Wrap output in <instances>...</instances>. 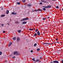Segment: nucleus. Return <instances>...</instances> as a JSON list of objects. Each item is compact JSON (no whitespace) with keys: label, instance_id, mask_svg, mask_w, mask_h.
<instances>
[{"label":"nucleus","instance_id":"nucleus-1","mask_svg":"<svg viewBox=\"0 0 63 63\" xmlns=\"http://www.w3.org/2000/svg\"><path fill=\"white\" fill-rule=\"evenodd\" d=\"M29 18H25L21 20V21H24V20H29Z\"/></svg>","mask_w":63,"mask_h":63},{"label":"nucleus","instance_id":"nucleus-2","mask_svg":"<svg viewBox=\"0 0 63 63\" xmlns=\"http://www.w3.org/2000/svg\"><path fill=\"white\" fill-rule=\"evenodd\" d=\"M51 6L50 5H48L46 6H43V8H51Z\"/></svg>","mask_w":63,"mask_h":63},{"label":"nucleus","instance_id":"nucleus-3","mask_svg":"<svg viewBox=\"0 0 63 63\" xmlns=\"http://www.w3.org/2000/svg\"><path fill=\"white\" fill-rule=\"evenodd\" d=\"M42 9H38L37 10H33L32 11L33 12H37V11H41V12H42Z\"/></svg>","mask_w":63,"mask_h":63},{"label":"nucleus","instance_id":"nucleus-4","mask_svg":"<svg viewBox=\"0 0 63 63\" xmlns=\"http://www.w3.org/2000/svg\"><path fill=\"white\" fill-rule=\"evenodd\" d=\"M53 62L54 63H59V62H58V61H54Z\"/></svg>","mask_w":63,"mask_h":63},{"label":"nucleus","instance_id":"nucleus-5","mask_svg":"<svg viewBox=\"0 0 63 63\" xmlns=\"http://www.w3.org/2000/svg\"><path fill=\"white\" fill-rule=\"evenodd\" d=\"M20 41V38L19 37H18L17 38V42H18Z\"/></svg>","mask_w":63,"mask_h":63},{"label":"nucleus","instance_id":"nucleus-6","mask_svg":"<svg viewBox=\"0 0 63 63\" xmlns=\"http://www.w3.org/2000/svg\"><path fill=\"white\" fill-rule=\"evenodd\" d=\"M15 23L16 24H18L19 23V22L18 21H16L15 22Z\"/></svg>","mask_w":63,"mask_h":63},{"label":"nucleus","instance_id":"nucleus-7","mask_svg":"<svg viewBox=\"0 0 63 63\" xmlns=\"http://www.w3.org/2000/svg\"><path fill=\"white\" fill-rule=\"evenodd\" d=\"M43 44H44L45 46L46 45H51V44L50 43H43Z\"/></svg>","mask_w":63,"mask_h":63},{"label":"nucleus","instance_id":"nucleus-8","mask_svg":"<svg viewBox=\"0 0 63 63\" xmlns=\"http://www.w3.org/2000/svg\"><path fill=\"white\" fill-rule=\"evenodd\" d=\"M17 51H15L14 52V55H15V54H17Z\"/></svg>","mask_w":63,"mask_h":63},{"label":"nucleus","instance_id":"nucleus-9","mask_svg":"<svg viewBox=\"0 0 63 63\" xmlns=\"http://www.w3.org/2000/svg\"><path fill=\"white\" fill-rule=\"evenodd\" d=\"M37 33L38 36H40V32H39V31H38Z\"/></svg>","mask_w":63,"mask_h":63},{"label":"nucleus","instance_id":"nucleus-10","mask_svg":"<svg viewBox=\"0 0 63 63\" xmlns=\"http://www.w3.org/2000/svg\"><path fill=\"white\" fill-rule=\"evenodd\" d=\"M35 62H41V61L37 59L35 61Z\"/></svg>","mask_w":63,"mask_h":63},{"label":"nucleus","instance_id":"nucleus-11","mask_svg":"<svg viewBox=\"0 0 63 63\" xmlns=\"http://www.w3.org/2000/svg\"><path fill=\"white\" fill-rule=\"evenodd\" d=\"M27 6H28L29 7H31L32 6L31 4H28L27 5Z\"/></svg>","mask_w":63,"mask_h":63},{"label":"nucleus","instance_id":"nucleus-12","mask_svg":"<svg viewBox=\"0 0 63 63\" xmlns=\"http://www.w3.org/2000/svg\"><path fill=\"white\" fill-rule=\"evenodd\" d=\"M12 44V42H11L10 43L9 45H8V47H10Z\"/></svg>","mask_w":63,"mask_h":63},{"label":"nucleus","instance_id":"nucleus-13","mask_svg":"<svg viewBox=\"0 0 63 63\" xmlns=\"http://www.w3.org/2000/svg\"><path fill=\"white\" fill-rule=\"evenodd\" d=\"M9 11L7 10V11L6 12V14H9Z\"/></svg>","mask_w":63,"mask_h":63},{"label":"nucleus","instance_id":"nucleus-14","mask_svg":"<svg viewBox=\"0 0 63 63\" xmlns=\"http://www.w3.org/2000/svg\"><path fill=\"white\" fill-rule=\"evenodd\" d=\"M12 39L13 41H14L15 40H16V37H14L13 39Z\"/></svg>","mask_w":63,"mask_h":63},{"label":"nucleus","instance_id":"nucleus-15","mask_svg":"<svg viewBox=\"0 0 63 63\" xmlns=\"http://www.w3.org/2000/svg\"><path fill=\"white\" fill-rule=\"evenodd\" d=\"M4 16H5V15H2L0 16V17H4Z\"/></svg>","mask_w":63,"mask_h":63},{"label":"nucleus","instance_id":"nucleus-16","mask_svg":"<svg viewBox=\"0 0 63 63\" xmlns=\"http://www.w3.org/2000/svg\"><path fill=\"white\" fill-rule=\"evenodd\" d=\"M22 23V24H26V23H27V22H24Z\"/></svg>","mask_w":63,"mask_h":63},{"label":"nucleus","instance_id":"nucleus-17","mask_svg":"<svg viewBox=\"0 0 63 63\" xmlns=\"http://www.w3.org/2000/svg\"><path fill=\"white\" fill-rule=\"evenodd\" d=\"M20 55V53H17L16 55Z\"/></svg>","mask_w":63,"mask_h":63},{"label":"nucleus","instance_id":"nucleus-18","mask_svg":"<svg viewBox=\"0 0 63 63\" xmlns=\"http://www.w3.org/2000/svg\"><path fill=\"white\" fill-rule=\"evenodd\" d=\"M22 1L23 3H25V0H22Z\"/></svg>","mask_w":63,"mask_h":63},{"label":"nucleus","instance_id":"nucleus-19","mask_svg":"<svg viewBox=\"0 0 63 63\" xmlns=\"http://www.w3.org/2000/svg\"><path fill=\"white\" fill-rule=\"evenodd\" d=\"M17 32H18V33H21V30H20L18 31H17Z\"/></svg>","mask_w":63,"mask_h":63},{"label":"nucleus","instance_id":"nucleus-20","mask_svg":"<svg viewBox=\"0 0 63 63\" xmlns=\"http://www.w3.org/2000/svg\"><path fill=\"white\" fill-rule=\"evenodd\" d=\"M37 35V33H36L34 35V36H36Z\"/></svg>","mask_w":63,"mask_h":63},{"label":"nucleus","instance_id":"nucleus-21","mask_svg":"<svg viewBox=\"0 0 63 63\" xmlns=\"http://www.w3.org/2000/svg\"><path fill=\"white\" fill-rule=\"evenodd\" d=\"M17 4H18V5H19V4H20V2H17Z\"/></svg>","mask_w":63,"mask_h":63},{"label":"nucleus","instance_id":"nucleus-22","mask_svg":"<svg viewBox=\"0 0 63 63\" xmlns=\"http://www.w3.org/2000/svg\"><path fill=\"white\" fill-rule=\"evenodd\" d=\"M37 46V44L36 43H35V44H34V47H36Z\"/></svg>","mask_w":63,"mask_h":63},{"label":"nucleus","instance_id":"nucleus-23","mask_svg":"<svg viewBox=\"0 0 63 63\" xmlns=\"http://www.w3.org/2000/svg\"><path fill=\"white\" fill-rule=\"evenodd\" d=\"M40 48H38V49H37V50L38 51H40Z\"/></svg>","mask_w":63,"mask_h":63},{"label":"nucleus","instance_id":"nucleus-24","mask_svg":"<svg viewBox=\"0 0 63 63\" xmlns=\"http://www.w3.org/2000/svg\"><path fill=\"white\" fill-rule=\"evenodd\" d=\"M2 54V52L1 51L0 52V55H1Z\"/></svg>","mask_w":63,"mask_h":63},{"label":"nucleus","instance_id":"nucleus-25","mask_svg":"<svg viewBox=\"0 0 63 63\" xmlns=\"http://www.w3.org/2000/svg\"><path fill=\"white\" fill-rule=\"evenodd\" d=\"M32 60H33V61H35V59L34 58L32 59Z\"/></svg>","mask_w":63,"mask_h":63},{"label":"nucleus","instance_id":"nucleus-26","mask_svg":"<svg viewBox=\"0 0 63 63\" xmlns=\"http://www.w3.org/2000/svg\"><path fill=\"white\" fill-rule=\"evenodd\" d=\"M43 10H44V11H46V8H43Z\"/></svg>","mask_w":63,"mask_h":63},{"label":"nucleus","instance_id":"nucleus-27","mask_svg":"<svg viewBox=\"0 0 63 63\" xmlns=\"http://www.w3.org/2000/svg\"><path fill=\"white\" fill-rule=\"evenodd\" d=\"M16 58V57L15 56H14L12 57L13 59H14V58Z\"/></svg>","mask_w":63,"mask_h":63},{"label":"nucleus","instance_id":"nucleus-28","mask_svg":"<svg viewBox=\"0 0 63 63\" xmlns=\"http://www.w3.org/2000/svg\"><path fill=\"white\" fill-rule=\"evenodd\" d=\"M42 2H44V3H46V1H44V0H42Z\"/></svg>","mask_w":63,"mask_h":63},{"label":"nucleus","instance_id":"nucleus-29","mask_svg":"<svg viewBox=\"0 0 63 63\" xmlns=\"http://www.w3.org/2000/svg\"><path fill=\"white\" fill-rule=\"evenodd\" d=\"M17 14V13H14V15H15Z\"/></svg>","mask_w":63,"mask_h":63},{"label":"nucleus","instance_id":"nucleus-30","mask_svg":"<svg viewBox=\"0 0 63 63\" xmlns=\"http://www.w3.org/2000/svg\"><path fill=\"white\" fill-rule=\"evenodd\" d=\"M59 8V7H58V6H57L56 7V8H57V9H58V8Z\"/></svg>","mask_w":63,"mask_h":63},{"label":"nucleus","instance_id":"nucleus-31","mask_svg":"<svg viewBox=\"0 0 63 63\" xmlns=\"http://www.w3.org/2000/svg\"><path fill=\"white\" fill-rule=\"evenodd\" d=\"M38 29H37L36 30H35V31L37 32L38 31Z\"/></svg>","mask_w":63,"mask_h":63},{"label":"nucleus","instance_id":"nucleus-32","mask_svg":"<svg viewBox=\"0 0 63 63\" xmlns=\"http://www.w3.org/2000/svg\"><path fill=\"white\" fill-rule=\"evenodd\" d=\"M12 15H14V12H13L12 13Z\"/></svg>","mask_w":63,"mask_h":63},{"label":"nucleus","instance_id":"nucleus-33","mask_svg":"<svg viewBox=\"0 0 63 63\" xmlns=\"http://www.w3.org/2000/svg\"><path fill=\"white\" fill-rule=\"evenodd\" d=\"M42 58H42V57H40V59H42Z\"/></svg>","mask_w":63,"mask_h":63},{"label":"nucleus","instance_id":"nucleus-34","mask_svg":"<svg viewBox=\"0 0 63 63\" xmlns=\"http://www.w3.org/2000/svg\"><path fill=\"white\" fill-rule=\"evenodd\" d=\"M29 30H31V31L32 30V29H29Z\"/></svg>","mask_w":63,"mask_h":63},{"label":"nucleus","instance_id":"nucleus-35","mask_svg":"<svg viewBox=\"0 0 63 63\" xmlns=\"http://www.w3.org/2000/svg\"><path fill=\"white\" fill-rule=\"evenodd\" d=\"M40 5H42V4H43V3H42V2H41L40 3Z\"/></svg>","mask_w":63,"mask_h":63},{"label":"nucleus","instance_id":"nucleus-36","mask_svg":"<svg viewBox=\"0 0 63 63\" xmlns=\"http://www.w3.org/2000/svg\"><path fill=\"white\" fill-rule=\"evenodd\" d=\"M31 52H33V50H31Z\"/></svg>","mask_w":63,"mask_h":63},{"label":"nucleus","instance_id":"nucleus-37","mask_svg":"<svg viewBox=\"0 0 63 63\" xmlns=\"http://www.w3.org/2000/svg\"><path fill=\"white\" fill-rule=\"evenodd\" d=\"M1 25H2V26H4V24H1Z\"/></svg>","mask_w":63,"mask_h":63},{"label":"nucleus","instance_id":"nucleus-38","mask_svg":"<svg viewBox=\"0 0 63 63\" xmlns=\"http://www.w3.org/2000/svg\"><path fill=\"white\" fill-rule=\"evenodd\" d=\"M45 19H46V18H43V20H45Z\"/></svg>","mask_w":63,"mask_h":63},{"label":"nucleus","instance_id":"nucleus-39","mask_svg":"<svg viewBox=\"0 0 63 63\" xmlns=\"http://www.w3.org/2000/svg\"><path fill=\"white\" fill-rule=\"evenodd\" d=\"M3 33H5V31H4L3 32Z\"/></svg>","mask_w":63,"mask_h":63},{"label":"nucleus","instance_id":"nucleus-40","mask_svg":"<svg viewBox=\"0 0 63 63\" xmlns=\"http://www.w3.org/2000/svg\"><path fill=\"white\" fill-rule=\"evenodd\" d=\"M56 41H58V39L57 38L56 39Z\"/></svg>","mask_w":63,"mask_h":63},{"label":"nucleus","instance_id":"nucleus-41","mask_svg":"<svg viewBox=\"0 0 63 63\" xmlns=\"http://www.w3.org/2000/svg\"><path fill=\"white\" fill-rule=\"evenodd\" d=\"M7 24L8 25H9V23H7Z\"/></svg>","mask_w":63,"mask_h":63},{"label":"nucleus","instance_id":"nucleus-42","mask_svg":"<svg viewBox=\"0 0 63 63\" xmlns=\"http://www.w3.org/2000/svg\"><path fill=\"white\" fill-rule=\"evenodd\" d=\"M32 29V30H35V28H34V29Z\"/></svg>","mask_w":63,"mask_h":63},{"label":"nucleus","instance_id":"nucleus-43","mask_svg":"<svg viewBox=\"0 0 63 63\" xmlns=\"http://www.w3.org/2000/svg\"><path fill=\"white\" fill-rule=\"evenodd\" d=\"M49 18V17H48L47 18L48 19V18Z\"/></svg>","mask_w":63,"mask_h":63},{"label":"nucleus","instance_id":"nucleus-44","mask_svg":"<svg viewBox=\"0 0 63 63\" xmlns=\"http://www.w3.org/2000/svg\"><path fill=\"white\" fill-rule=\"evenodd\" d=\"M55 43H57V42H55Z\"/></svg>","mask_w":63,"mask_h":63},{"label":"nucleus","instance_id":"nucleus-45","mask_svg":"<svg viewBox=\"0 0 63 63\" xmlns=\"http://www.w3.org/2000/svg\"><path fill=\"white\" fill-rule=\"evenodd\" d=\"M52 62H52V61L51 62H50V63H52Z\"/></svg>","mask_w":63,"mask_h":63},{"label":"nucleus","instance_id":"nucleus-46","mask_svg":"<svg viewBox=\"0 0 63 63\" xmlns=\"http://www.w3.org/2000/svg\"><path fill=\"white\" fill-rule=\"evenodd\" d=\"M3 8H2V9H1L2 10H3Z\"/></svg>","mask_w":63,"mask_h":63},{"label":"nucleus","instance_id":"nucleus-47","mask_svg":"<svg viewBox=\"0 0 63 63\" xmlns=\"http://www.w3.org/2000/svg\"><path fill=\"white\" fill-rule=\"evenodd\" d=\"M56 0H53V1H55Z\"/></svg>","mask_w":63,"mask_h":63},{"label":"nucleus","instance_id":"nucleus-48","mask_svg":"<svg viewBox=\"0 0 63 63\" xmlns=\"http://www.w3.org/2000/svg\"><path fill=\"white\" fill-rule=\"evenodd\" d=\"M59 43V42H57V43Z\"/></svg>","mask_w":63,"mask_h":63},{"label":"nucleus","instance_id":"nucleus-49","mask_svg":"<svg viewBox=\"0 0 63 63\" xmlns=\"http://www.w3.org/2000/svg\"><path fill=\"white\" fill-rule=\"evenodd\" d=\"M16 1H18L19 0H16Z\"/></svg>","mask_w":63,"mask_h":63},{"label":"nucleus","instance_id":"nucleus-50","mask_svg":"<svg viewBox=\"0 0 63 63\" xmlns=\"http://www.w3.org/2000/svg\"><path fill=\"white\" fill-rule=\"evenodd\" d=\"M48 0V1H49V0Z\"/></svg>","mask_w":63,"mask_h":63}]
</instances>
